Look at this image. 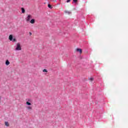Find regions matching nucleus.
<instances>
[{"label":"nucleus","mask_w":128,"mask_h":128,"mask_svg":"<svg viewBox=\"0 0 128 128\" xmlns=\"http://www.w3.org/2000/svg\"><path fill=\"white\" fill-rule=\"evenodd\" d=\"M5 126H10V124H8V122H5Z\"/></svg>","instance_id":"obj_10"},{"label":"nucleus","mask_w":128,"mask_h":128,"mask_svg":"<svg viewBox=\"0 0 128 128\" xmlns=\"http://www.w3.org/2000/svg\"><path fill=\"white\" fill-rule=\"evenodd\" d=\"M30 102H32V100H28V101L26 102V104L28 106H32V104Z\"/></svg>","instance_id":"obj_4"},{"label":"nucleus","mask_w":128,"mask_h":128,"mask_svg":"<svg viewBox=\"0 0 128 128\" xmlns=\"http://www.w3.org/2000/svg\"><path fill=\"white\" fill-rule=\"evenodd\" d=\"M30 24H34V22H36V20L34 19H32L30 21Z\"/></svg>","instance_id":"obj_5"},{"label":"nucleus","mask_w":128,"mask_h":128,"mask_svg":"<svg viewBox=\"0 0 128 128\" xmlns=\"http://www.w3.org/2000/svg\"><path fill=\"white\" fill-rule=\"evenodd\" d=\"M48 8H52V5H50V4H48Z\"/></svg>","instance_id":"obj_12"},{"label":"nucleus","mask_w":128,"mask_h":128,"mask_svg":"<svg viewBox=\"0 0 128 128\" xmlns=\"http://www.w3.org/2000/svg\"><path fill=\"white\" fill-rule=\"evenodd\" d=\"M26 108L28 110H32V107L28 106L26 107Z\"/></svg>","instance_id":"obj_7"},{"label":"nucleus","mask_w":128,"mask_h":128,"mask_svg":"<svg viewBox=\"0 0 128 128\" xmlns=\"http://www.w3.org/2000/svg\"><path fill=\"white\" fill-rule=\"evenodd\" d=\"M55 0V1H56V0Z\"/></svg>","instance_id":"obj_19"},{"label":"nucleus","mask_w":128,"mask_h":128,"mask_svg":"<svg viewBox=\"0 0 128 128\" xmlns=\"http://www.w3.org/2000/svg\"><path fill=\"white\" fill-rule=\"evenodd\" d=\"M73 2L75 3L78 2V0H73Z\"/></svg>","instance_id":"obj_15"},{"label":"nucleus","mask_w":128,"mask_h":128,"mask_svg":"<svg viewBox=\"0 0 128 128\" xmlns=\"http://www.w3.org/2000/svg\"><path fill=\"white\" fill-rule=\"evenodd\" d=\"M64 12H65V14H70V12H68V10H65V11H64Z\"/></svg>","instance_id":"obj_11"},{"label":"nucleus","mask_w":128,"mask_h":128,"mask_svg":"<svg viewBox=\"0 0 128 128\" xmlns=\"http://www.w3.org/2000/svg\"><path fill=\"white\" fill-rule=\"evenodd\" d=\"M89 80H90V82H92V80H94V78H89Z\"/></svg>","instance_id":"obj_14"},{"label":"nucleus","mask_w":128,"mask_h":128,"mask_svg":"<svg viewBox=\"0 0 128 128\" xmlns=\"http://www.w3.org/2000/svg\"><path fill=\"white\" fill-rule=\"evenodd\" d=\"M22 14H24V12H26V10H24V8H22Z\"/></svg>","instance_id":"obj_9"},{"label":"nucleus","mask_w":128,"mask_h":128,"mask_svg":"<svg viewBox=\"0 0 128 128\" xmlns=\"http://www.w3.org/2000/svg\"><path fill=\"white\" fill-rule=\"evenodd\" d=\"M29 34H30V36H32V32H30Z\"/></svg>","instance_id":"obj_17"},{"label":"nucleus","mask_w":128,"mask_h":128,"mask_svg":"<svg viewBox=\"0 0 128 128\" xmlns=\"http://www.w3.org/2000/svg\"><path fill=\"white\" fill-rule=\"evenodd\" d=\"M76 52H80V54H82V50L80 48H76Z\"/></svg>","instance_id":"obj_6"},{"label":"nucleus","mask_w":128,"mask_h":128,"mask_svg":"<svg viewBox=\"0 0 128 128\" xmlns=\"http://www.w3.org/2000/svg\"><path fill=\"white\" fill-rule=\"evenodd\" d=\"M42 72H48V70H46V69H44Z\"/></svg>","instance_id":"obj_13"},{"label":"nucleus","mask_w":128,"mask_h":128,"mask_svg":"<svg viewBox=\"0 0 128 128\" xmlns=\"http://www.w3.org/2000/svg\"><path fill=\"white\" fill-rule=\"evenodd\" d=\"M6 66H8V64H10V61H8V60H6Z\"/></svg>","instance_id":"obj_8"},{"label":"nucleus","mask_w":128,"mask_h":128,"mask_svg":"<svg viewBox=\"0 0 128 128\" xmlns=\"http://www.w3.org/2000/svg\"><path fill=\"white\" fill-rule=\"evenodd\" d=\"M66 2H70V0H67Z\"/></svg>","instance_id":"obj_16"},{"label":"nucleus","mask_w":128,"mask_h":128,"mask_svg":"<svg viewBox=\"0 0 128 128\" xmlns=\"http://www.w3.org/2000/svg\"><path fill=\"white\" fill-rule=\"evenodd\" d=\"M9 40L10 42H16V39L14 38V36L12 34L9 36Z\"/></svg>","instance_id":"obj_2"},{"label":"nucleus","mask_w":128,"mask_h":128,"mask_svg":"<svg viewBox=\"0 0 128 128\" xmlns=\"http://www.w3.org/2000/svg\"><path fill=\"white\" fill-rule=\"evenodd\" d=\"M16 50H22V46H20V43L18 42L16 44Z\"/></svg>","instance_id":"obj_1"},{"label":"nucleus","mask_w":128,"mask_h":128,"mask_svg":"<svg viewBox=\"0 0 128 128\" xmlns=\"http://www.w3.org/2000/svg\"><path fill=\"white\" fill-rule=\"evenodd\" d=\"M32 18V15H28L26 18V21L30 22Z\"/></svg>","instance_id":"obj_3"},{"label":"nucleus","mask_w":128,"mask_h":128,"mask_svg":"<svg viewBox=\"0 0 128 128\" xmlns=\"http://www.w3.org/2000/svg\"><path fill=\"white\" fill-rule=\"evenodd\" d=\"M2 98V97L0 96V99Z\"/></svg>","instance_id":"obj_18"}]
</instances>
